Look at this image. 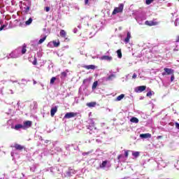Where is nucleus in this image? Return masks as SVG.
Listing matches in <instances>:
<instances>
[{"label": "nucleus", "instance_id": "nucleus-9", "mask_svg": "<svg viewBox=\"0 0 179 179\" xmlns=\"http://www.w3.org/2000/svg\"><path fill=\"white\" fill-rule=\"evenodd\" d=\"M140 138L143 139H148V138H152V134L147 133V134H140Z\"/></svg>", "mask_w": 179, "mask_h": 179}, {"label": "nucleus", "instance_id": "nucleus-39", "mask_svg": "<svg viewBox=\"0 0 179 179\" xmlns=\"http://www.w3.org/2000/svg\"><path fill=\"white\" fill-rule=\"evenodd\" d=\"M121 157H122V155H120L117 156V160H118V162H120Z\"/></svg>", "mask_w": 179, "mask_h": 179}, {"label": "nucleus", "instance_id": "nucleus-29", "mask_svg": "<svg viewBox=\"0 0 179 179\" xmlns=\"http://www.w3.org/2000/svg\"><path fill=\"white\" fill-rule=\"evenodd\" d=\"M155 2V0H145L146 5H150V3H153Z\"/></svg>", "mask_w": 179, "mask_h": 179}, {"label": "nucleus", "instance_id": "nucleus-31", "mask_svg": "<svg viewBox=\"0 0 179 179\" xmlns=\"http://www.w3.org/2000/svg\"><path fill=\"white\" fill-rule=\"evenodd\" d=\"M33 65H37V57L34 56V61L32 62Z\"/></svg>", "mask_w": 179, "mask_h": 179}, {"label": "nucleus", "instance_id": "nucleus-18", "mask_svg": "<svg viewBox=\"0 0 179 179\" xmlns=\"http://www.w3.org/2000/svg\"><path fill=\"white\" fill-rule=\"evenodd\" d=\"M107 163H108L107 160L103 161L102 164L99 165L100 169H104L107 166Z\"/></svg>", "mask_w": 179, "mask_h": 179}, {"label": "nucleus", "instance_id": "nucleus-10", "mask_svg": "<svg viewBox=\"0 0 179 179\" xmlns=\"http://www.w3.org/2000/svg\"><path fill=\"white\" fill-rule=\"evenodd\" d=\"M101 59H102L103 61H113V57L103 55L101 57Z\"/></svg>", "mask_w": 179, "mask_h": 179}, {"label": "nucleus", "instance_id": "nucleus-14", "mask_svg": "<svg viewBox=\"0 0 179 179\" xmlns=\"http://www.w3.org/2000/svg\"><path fill=\"white\" fill-rule=\"evenodd\" d=\"M96 104L97 103L96 102H89V103H87V106L90 108L96 107Z\"/></svg>", "mask_w": 179, "mask_h": 179}, {"label": "nucleus", "instance_id": "nucleus-5", "mask_svg": "<svg viewBox=\"0 0 179 179\" xmlns=\"http://www.w3.org/2000/svg\"><path fill=\"white\" fill-rule=\"evenodd\" d=\"M145 24L146 26H150V27H152V26H157V24H159V22L155 21V20H152V21H145Z\"/></svg>", "mask_w": 179, "mask_h": 179}, {"label": "nucleus", "instance_id": "nucleus-17", "mask_svg": "<svg viewBox=\"0 0 179 179\" xmlns=\"http://www.w3.org/2000/svg\"><path fill=\"white\" fill-rule=\"evenodd\" d=\"M60 36L62 37L63 38H65V37H66V31H65V30L62 29L60 31Z\"/></svg>", "mask_w": 179, "mask_h": 179}, {"label": "nucleus", "instance_id": "nucleus-45", "mask_svg": "<svg viewBox=\"0 0 179 179\" xmlns=\"http://www.w3.org/2000/svg\"><path fill=\"white\" fill-rule=\"evenodd\" d=\"M85 5H87V3H89V0H85Z\"/></svg>", "mask_w": 179, "mask_h": 179}, {"label": "nucleus", "instance_id": "nucleus-3", "mask_svg": "<svg viewBox=\"0 0 179 179\" xmlns=\"http://www.w3.org/2000/svg\"><path fill=\"white\" fill-rule=\"evenodd\" d=\"M145 90H146V86L145 85L138 86V87H136L134 89V92L136 93H142V92H145Z\"/></svg>", "mask_w": 179, "mask_h": 179}, {"label": "nucleus", "instance_id": "nucleus-6", "mask_svg": "<svg viewBox=\"0 0 179 179\" xmlns=\"http://www.w3.org/2000/svg\"><path fill=\"white\" fill-rule=\"evenodd\" d=\"M14 148H15V150H20V151L26 149V148L24 146H23L20 144H17V143H15L14 145Z\"/></svg>", "mask_w": 179, "mask_h": 179}, {"label": "nucleus", "instance_id": "nucleus-15", "mask_svg": "<svg viewBox=\"0 0 179 179\" xmlns=\"http://www.w3.org/2000/svg\"><path fill=\"white\" fill-rule=\"evenodd\" d=\"M131 122H134V124H138L139 122V119L135 117H133L130 120Z\"/></svg>", "mask_w": 179, "mask_h": 179}, {"label": "nucleus", "instance_id": "nucleus-26", "mask_svg": "<svg viewBox=\"0 0 179 179\" xmlns=\"http://www.w3.org/2000/svg\"><path fill=\"white\" fill-rule=\"evenodd\" d=\"M26 48H27L26 45H23L22 49V54H26V51H27V50Z\"/></svg>", "mask_w": 179, "mask_h": 179}, {"label": "nucleus", "instance_id": "nucleus-47", "mask_svg": "<svg viewBox=\"0 0 179 179\" xmlns=\"http://www.w3.org/2000/svg\"><path fill=\"white\" fill-rule=\"evenodd\" d=\"M26 1H29V0H26Z\"/></svg>", "mask_w": 179, "mask_h": 179}, {"label": "nucleus", "instance_id": "nucleus-25", "mask_svg": "<svg viewBox=\"0 0 179 179\" xmlns=\"http://www.w3.org/2000/svg\"><path fill=\"white\" fill-rule=\"evenodd\" d=\"M140 155H141V152H139L138 151L132 153V156H134V157H136V158L139 157Z\"/></svg>", "mask_w": 179, "mask_h": 179}, {"label": "nucleus", "instance_id": "nucleus-28", "mask_svg": "<svg viewBox=\"0 0 179 179\" xmlns=\"http://www.w3.org/2000/svg\"><path fill=\"white\" fill-rule=\"evenodd\" d=\"M55 80H57V78L52 77V78L50 79V85H54V83H55Z\"/></svg>", "mask_w": 179, "mask_h": 179}, {"label": "nucleus", "instance_id": "nucleus-8", "mask_svg": "<svg viewBox=\"0 0 179 179\" xmlns=\"http://www.w3.org/2000/svg\"><path fill=\"white\" fill-rule=\"evenodd\" d=\"M58 111V108L57 106H55L51 108L50 110V115L51 117H54L55 115V113Z\"/></svg>", "mask_w": 179, "mask_h": 179}, {"label": "nucleus", "instance_id": "nucleus-21", "mask_svg": "<svg viewBox=\"0 0 179 179\" xmlns=\"http://www.w3.org/2000/svg\"><path fill=\"white\" fill-rule=\"evenodd\" d=\"M52 44L54 47L57 48V47H59V45L61 44V43L59 42V41H58L57 42H56L55 41H53Z\"/></svg>", "mask_w": 179, "mask_h": 179}, {"label": "nucleus", "instance_id": "nucleus-32", "mask_svg": "<svg viewBox=\"0 0 179 179\" xmlns=\"http://www.w3.org/2000/svg\"><path fill=\"white\" fill-rule=\"evenodd\" d=\"M129 155V150H126V151L124 152V156H125V157H128Z\"/></svg>", "mask_w": 179, "mask_h": 179}, {"label": "nucleus", "instance_id": "nucleus-11", "mask_svg": "<svg viewBox=\"0 0 179 179\" xmlns=\"http://www.w3.org/2000/svg\"><path fill=\"white\" fill-rule=\"evenodd\" d=\"M31 124H32L31 121L27 120L24 122V125L22 126H24V128H30V127H31Z\"/></svg>", "mask_w": 179, "mask_h": 179}, {"label": "nucleus", "instance_id": "nucleus-20", "mask_svg": "<svg viewBox=\"0 0 179 179\" xmlns=\"http://www.w3.org/2000/svg\"><path fill=\"white\" fill-rule=\"evenodd\" d=\"M33 22V18L30 17L25 22L26 26H30V24Z\"/></svg>", "mask_w": 179, "mask_h": 179}, {"label": "nucleus", "instance_id": "nucleus-4", "mask_svg": "<svg viewBox=\"0 0 179 179\" xmlns=\"http://www.w3.org/2000/svg\"><path fill=\"white\" fill-rule=\"evenodd\" d=\"M78 115L77 113H73V112H70V113H66L64 117V119H69V118H73V117H76Z\"/></svg>", "mask_w": 179, "mask_h": 179}, {"label": "nucleus", "instance_id": "nucleus-40", "mask_svg": "<svg viewBox=\"0 0 179 179\" xmlns=\"http://www.w3.org/2000/svg\"><path fill=\"white\" fill-rule=\"evenodd\" d=\"M45 10L46 12H50V7H45Z\"/></svg>", "mask_w": 179, "mask_h": 179}, {"label": "nucleus", "instance_id": "nucleus-30", "mask_svg": "<svg viewBox=\"0 0 179 179\" xmlns=\"http://www.w3.org/2000/svg\"><path fill=\"white\" fill-rule=\"evenodd\" d=\"M115 76H114V74H112L107 78L106 80H113V78H115Z\"/></svg>", "mask_w": 179, "mask_h": 179}, {"label": "nucleus", "instance_id": "nucleus-38", "mask_svg": "<svg viewBox=\"0 0 179 179\" xmlns=\"http://www.w3.org/2000/svg\"><path fill=\"white\" fill-rule=\"evenodd\" d=\"M175 127H176V128H177V129H179V123L178 122H176L175 123Z\"/></svg>", "mask_w": 179, "mask_h": 179}, {"label": "nucleus", "instance_id": "nucleus-33", "mask_svg": "<svg viewBox=\"0 0 179 179\" xmlns=\"http://www.w3.org/2000/svg\"><path fill=\"white\" fill-rule=\"evenodd\" d=\"M29 10H30V6H27L26 8H25V13H29Z\"/></svg>", "mask_w": 179, "mask_h": 179}, {"label": "nucleus", "instance_id": "nucleus-12", "mask_svg": "<svg viewBox=\"0 0 179 179\" xmlns=\"http://www.w3.org/2000/svg\"><path fill=\"white\" fill-rule=\"evenodd\" d=\"M83 68H85V69H96V66L93 65V64H91V65H85L83 66Z\"/></svg>", "mask_w": 179, "mask_h": 179}, {"label": "nucleus", "instance_id": "nucleus-37", "mask_svg": "<svg viewBox=\"0 0 179 179\" xmlns=\"http://www.w3.org/2000/svg\"><path fill=\"white\" fill-rule=\"evenodd\" d=\"M146 96H147L148 97H150V96H152V92H148L147 93Z\"/></svg>", "mask_w": 179, "mask_h": 179}, {"label": "nucleus", "instance_id": "nucleus-19", "mask_svg": "<svg viewBox=\"0 0 179 179\" xmlns=\"http://www.w3.org/2000/svg\"><path fill=\"white\" fill-rule=\"evenodd\" d=\"M124 97H125V94H121L120 95H119V96L116 98V100H117V101H121V100H122V99H124Z\"/></svg>", "mask_w": 179, "mask_h": 179}, {"label": "nucleus", "instance_id": "nucleus-44", "mask_svg": "<svg viewBox=\"0 0 179 179\" xmlns=\"http://www.w3.org/2000/svg\"><path fill=\"white\" fill-rule=\"evenodd\" d=\"M162 138H163V136H158L157 137V139H162Z\"/></svg>", "mask_w": 179, "mask_h": 179}, {"label": "nucleus", "instance_id": "nucleus-16", "mask_svg": "<svg viewBox=\"0 0 179 179\" xmlns=\"http://www.w3.org/2000/svg\"><path fill=\"white\" fill-rule=\"evenodd\" d=\"M22 128H24V126L21 124H18L15 126L14 129L19 131V129H21Z\"/></svg>", "mask_w": 179, "mask_h": 179}, {"label": "nucleus", "instance_id": "nucleus-24", "mask_svg": "<svg viewBox=\"0 0 179 179\" xmlns=\"http://www.w3.org/2000/svg\"><path fill=\"white\" fill-rule=\"evenodd\" d=\"M117 54L118 58H122V52H121V49L117 50Z\"/></svg>", "mask_w": 179, "mask_h": 179}, {"label": "nucleus", "instance_id": "nucleus-27", "mask_svg": "<svg viewBox=\"0 0 179 179\" xmlns=\"http://www.w3.org/2000/svg\"><path fill=\"white\" fill-rule=\"evenodd\" d=\"M61 75V79H64V78H66V76H68V74L65 71L62 72Z\"/></svg>", "mask_w": 179, "mask_h": 179}, {"label": "nucleus", "instance_id": "nucleus-23", "mask_svg": "<svg viewBox=\"0 0 179 179\" xmlns=\"http://www.w3.org/2000/svg\"><path fill=\"white\" fill-rule=\"evenodd\" d=\"M98 85H99V82L98 81L94 82V83L92 84V90H94V89H96Z\"/></svg>", "mask_w": 179, "mask_h": 179}, {"label": "nucleus", "instance_id": "nucleus-43", "mask_svg": "<svg viewBox=\"0 0 179 179\" xmlns=\"http://www.w3.org/2000/svg\"><path fill=\"white\" fill-rule=\"evenodd\" d=\"M87 82V79L83 80V85H85V83H86Z\"/></svg>", "mask_w": 179, "mask_h": 179}, {"label": "nucleus", "instance_id": "nucleus-34", "mask_svg": "<svg viewBox=\"0 0 179 179\" xmlns=\"http://www.w3.org/2000/svg\"><path fill=\"white\" fill-rule=\"evenodd\" d=\"M175 79L174 73L171 74V82H173Z\"/></svg>", "mask_w": 179, "mask_h": 179}, {"label": "nucleus", "instance_id": "nucleus-35", "mask_svg": "<svg viewBox=\"0 0 179 179\" xmlns=\"http://www.w3.org/2000/svg\"><path fill=\"white\" fill-rule=\"evenodd\" d=\"M4 27H6V24H3L2 25L1 27H0V31H2V30H3V28Z\"/></svg>", "mask_w": 179, "mask_h": 179}, {"label": "nucleus", "instance_id": "nucleus-46", "mask_svg": "<svg viewBox=\"0 0 179 179\" xmlns=\"http://www.w3.org/2000/svg\"><path fill=\"white\" fill-rule=\"evenodd\" d=\"M33 82H34V85H37V82L36 80H34Z\"/></svg>", "mask_w": 179, "mask_h": 179}, {"label": "nucleus", "instance_id": "nucleus-41", "mask_svg": "<svg viewBox=\"0 0 179 179\" xmlns=\"http://www.w3.org/2000/svg\"><path fill=\"white\" fill-rule=\"evenodd\" d=\"M136 73H134V75H133V76H132V78H133V79H136Z\"/></svg>", "mask_w": 179, "mask_h": 179}, {"label": "nucleus", "instance_id": "nucleus-13", "mask_svg": "<svg viewBox=\"0 0 179 179\" xmlns=\"http://www.w3.org/2000/svg\"><path fill=\"white\" fill-rule=\"evenodd\" d=\"M131 33L130 32H127V38L124 39V43L126 44H128V43H129V40H131Z\"/></svg>", "mask_w": 179, "mask_h": 179}, {"label": "nucleus", "instance_id": "nucleus-42", "mask_svg": "<svg viewBox=\"0 0 179 179\" xmlns=\"http://www.w3.org/2000/svg\"><path fill=\"white\" fill-rule=\"evenodd\" d=\"M176 43H179V36L176 39Z\"/></svg>", "mask_w": 179, "mask_h": 179}, {"label": "nucleus", "instance_id": "nucleus-36", "mask_svg": "<svg viewBox=\"0 0 179 179\" xmlns=\"http://www.w3.org/2000/svg\"><path fill=\"white\" fill-rule=\"evenodd\" d=\"M87 155H90V152H83V156H87Z\"/></svg>", "mask_w": 179, "mask_h": 179}, {"label": "nucleus", "instance_id": "nucleus-1", "mask_svg": "<svg viewBox=\"0 0 179 179\" xmlns=\"http://www.w3.org/2000/svg\"><path fill=\"white\" fill-rule=\"evenodd\" d=\"M124 10V3H120L119 7H116L114 8L112 15H117V13H122Z\"/></svg>", "mask_w": 179, "mask_h": 179}, {"label": "nucleus", "instance_id": "nucleus-22", "mask_svg": "<svg viewBox=\"0 0 179 179\" xmlns=\"http://www.w3.org/2000/svg\"><path fill=\"white\" fill-rule=\"evenodd\" d=\"M45 40H47V36H45L43 38H41L38 42V44H43V42L45 41Z\"/></svg>", "mask_w": 179, "mask_h": 179}, {"label": "nucleus", "instance_id": "nucleus-7", "mask_svg": "<svg viewBox=\"0 0 179 179\" xmlns=\"http://www.w3.org/2000/svg\"><path fill=\"white\" fill-rule=\"evenodd\" d=\"M76 171L74 169H69L68 171L66 172V177H72L73 174H75Z\"/></svg>", "mask_w": 179, "mask_h": 179}, {"label": "nucleus", "instance_id": "nucleus-2", "mask_svg": "<svg viewBox=\"0 0 179 179\" xmlns=\"http://www.w3.org/2000/svg\"><path fill=\"white\" fill-rule=\"evenodd\" d=\"M164 72L162 73V76H166L167 75H173V73H174V70H173L172 69L164 68Z\"/></svg>", "mask_w": 179, "mask_h": 179}]
</instances>
